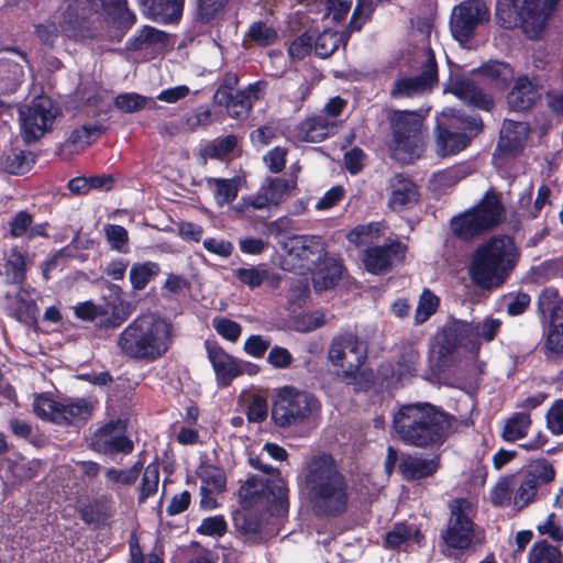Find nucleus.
<instances>
[{
  "mask_svg": "<svg viewBox=\"0 0 563 563\" xmlns=\"http://www.w3.org/2000/svg\"><path fill=\"white\" fill-rule=\"evenodd\" d=\"M175 340L170 320L155 312L141 313L118 335L117 347L122 356L142 363L164 357Z\"/></svg>",
  "mask_w": 563,
  "mask_h": 563,
  "instance_id": "nucleus-1",
  "label": "nucleus"
},
{
  "mask_svg": "<svg viewBox=\"0 0 563 563\" xmlns=\"http://www.w3.org/2000/svg\"><path fill=\"white\" fill-rule=\"evenodd\" d=\"M305 483L317 515L336 517L345 511L347 485L332 456L325 453L313 456L307 464Z\"/></svg>",
  "mask_w": 563,
  "mask_h": 563,
  "instance_id": "nucleus-2",
  "label": "nucleus"
},
{
  "mask_svg": "<svg viewBox=\"0 0 563 563\" xmlns=\"http://www.w3.org/2000/svg\"><path fill=\"white\" fill-rule=\"evenodd\" d=\"M449 416L430 402L406 404L393 416V430L406 444L427 448L443 443Z\"/></svg>",
  "mask_w": 563,
  "mask_h": 563,
  "instance_id": "nucleus-3",
  "label": "nucleus"
},
{
  "mask_svg": "<svg viewBox=\"0 0 563 563\" xmlns=\"http://www.w3.org/2000/svg\"><path fill=\"white\" fill-rule=\"evenodd\" d=\"M288 490L285 481L279 474L273 477L252 476L240 488V504L244 512L234 517L235 526L245 533H256L260 529V521L256 518H249L246 511H273L285 510L288 507Z\"/></svg>",
  "mask_w": 563,
  "mask_h": 563,
  "instance_id": "nucleus-4",
  "label": "nucleus"
},
{
  "mask_svg": "<svg viewBox=\"0 0 563 563\" xmlns=\"http://www.w3.org/2000/svg\"><path fill=\"white\" fill-rule=\"evenodd\" d=\"M518 250L508 235H495L481 244L470 265L472 280L482 288L500 286L518 261Z\"/></svg>",
  "mask_w": 563,
  "mask_h": 563,
  "instance_id": "nucleus-5",
  "label": "nucleus"
},
{
  "mask_svg": "<svg viewBox=\"0 0 563 563\" xmlns=\"http://www.w3.org/2000/svg\"><path fill=\"white\" fill-rule=\"evenodd\" d=\"M559 0H497L496 20L505 29L520 27L527 37L539 38Z\"/></svg>",
  "mask_w": 563,
  "mask_h": 563,
  "instance_id": "nucleus-6",
  "label": "nucleus"
},
{
  "mask_svg": "<svg viewBox=\"0 0 563 563\" xmlns=\"http://www.w3.org/2000/svg\"><path fill=\"white\" fill-rule=\"evenodd\" d=\"M321 404L310 391L286 385L276 389L272 404V420L282 429L310 423L320 413Z\"/></svg>",
  "mask_w": 563,
  "mask_h": 563,
  "instance_id": "nucleus-7",
  "label": "nucleus"
},
{
  "mask_svg": "<svg viewBox=\"0 0 563 563\" xmlns=\"http://www.w3.org/2000/svg\"><path fill=\"white\" fill-rule=\"evenodd\" d=\"M506 220V209L499 196L488 190L472 208L451 220V230L459 239L473 240L496 228Z\"/></svg>",
  "mask_w": 563,
  "mask_h": 563,
  "instance_id": "nucleus-8",
  "label": "nucleus"
},
{
  "mask_svg": "<svg viewBox=\"0 0 563 563\" xmlns=\"http://www.w3.org/2000/svg\"><path fill=\"white\" fill-rule=\"evenodd\" d=\"M390 124L393 130L390 143L393 157L402 164L419 158L423 152L421 117L415 111L395 110L390 114Z\"/></svg>",
  "mask_w": 563,
  "mask_h": 563,
  "instance_id": "nucleus-9",
  "label": "nucleus"
},
{
  "mask_svg": "<svg viewBox=\"0 0 563 563\" xmlns=\"http://www.w3.org/2000/svg\"><path fill=\"white\" fill-rule=\"evenodd\" d=\"M328 360L340 368L338 375L343 382L353 384L367 360V344L355 333L338 334L329 345Z\"/></svg>",
  "mask_w": 563,
  "mask_h": 563,
  "instance_id": "nucleus-10",
  "label": "nucleus"
},
{
  "mask_svg": "<svg viewBox=\"0 0 563 563\" xmlns=\"http://www.w3.org/2000/svg\"><path fill=\"white\" fill-rule=\"evenodd\" d=\"M543 319V347L548 358L563 357V299L552 288L544 289L538 300Z\"/></svg>",
  "mask_w": 563,
  "mask_h": 563,
  "instance_id": "nucleus-11",
  "label": "nucleus"
},
{
  "mask_svg": "<svg viewBox=\"0 0 563 563\" xmlns=\"http://www.w3.org/2000/svg\"><path fill=\"white\" fill-rule=\"evenodd\" d=\"M283 249L287 256L283 268L307 275L317 268L327 255L322 239L318 235H294L284 242Z\"/></svg>",
  "mask_w": 563,
  "mask_h": 563,
  "instance_id": "nucleus-12",
  "label": "nucleus"
},
{
  "mask_svg": "<svg viewBox=\"0 0 563 563\" xmlns=\"http://www.w3.org/2000/svg\"><path fill=\"white\" fill-rule=\"evenodd\" d=\"M449 509L451 517L442 532V539L451 549L466 550L474 539L473 518L476 514V504L471 499L456 498L450 501Z\"/></svg>",
  "mask_w": 563,
  "mask_h": 563,
  "instance_id": "nucleus-13",
  "label": "nucleus"
},
{
  "mask_svg": "<svg viewBox=\"0 0 563 563\" xmlns=\"http://www.w3.org/2000/svg\"><path fill=\"white\" fill-rule=\"evenodd\" d=\"M57 108L46 96L35 97L30 103L19 108L21 135L26 143H32L44 135L54 123Z\"/></svg>",
  "mask_w": 563,
  "mask_h": 563,
  "instance_id": "nucleus-14",
  "label": "nucleus"
},
{
  "mask_svg": "<svg viewBox=\"0 0 563 563\" xmlns=\"http://www.w3.org/2000/svg\"><path fill=\"white\" fill-rule=\"evenodd\" d=\"M35 415L57 424H69L90 418L92 405L86 399L56 401L40 395L33 401Z\"/></svg>",
  "mask_w": 563,
  "mask_h": 563,
  "instance_id": "nucleus-15",
  "label": "nucleus"
},
{
  "mask_svg": "<svg viewBox=\"0 0 563 563\" xmlns=\"http://www.w3.org/2000/svg\"><path fill=\"white\" fill-rule=\"evenodd\" d=\"M421 74L412 77H399L394 81L390 96L396 99L410 98L432 88L438 81V65L429 44H423L419 56Z\"/></svg>",
  "mask_w": 563,
  "mask_h": 563,
  "instance_id": "nucleus-16",
  "label": "nucleus"
},
{
  "mask_svg": "<svg viewBox=\"0 0 563 563\" xmlns=\"http://www.w3.org/2000/svg\"><path fill=\"white\" fill-rule=\"evenodd\" d=\"M488 20L489 10L483 0H465L452 11V36L461 44H466L474 36L476 29Z\"/></svg>",
  "mask_w": 563,
  "mask_h": 563,
  "instance_id": "nucleus-17",
  "label": "nucleus"
},
{
  "mask_svg": "<svg viewBox=\"0 0 563 563\" xmlns=\"http://www.w3.org/2000/svg\"><path fill=\"white\" fill-rule=\"evenodd\" d=\"M66 9L60 13L59 25L54 22L36 26L37 37L44 44L52 45L59 33L77 38L82 35L86 20L90 16L81 1L68 0Z\"/></svg>",
  "mask_w": 563,
  "mask_h": 563,
  "instance_id": "nucleus-18",
  "label": "nucleus"
},
{
  "mask_svg": "<svg viewBox=\"0 0 563 563\" xmlns=\"http://www.w3.org/2000/svg\"><path fill=\"white\" fill-rule=\"evenodd\" d=\"M125 431L126 426L123 421H110L93 433L91 445L104 454H129L133 451V442L125 435Z\"/></svg>",
  "mask_w": 563,
  "mask_h": 563,
  "instance_id": "nucleus-19",
  "label": "nucleus"
},
{
  "mask_svg": "<svg viewBox=\"0 0 563 563\" xmlns=\"http://www.w3.org/2000/svg\"><path fill=\"white\" fill-rule=\"evenodd\" d=\"M406 250V245L398 241H391L383 246L368 247L363 256L364 266L372 274H384L389 271L394 262L405 258Z\"/></svg>",
  "mask_w": 563,
  "mask_h": 563,
  "instance_id": "nucleus-20",
  "label": "nucleus"
},
{
  "mask_svg": "<svg viewBox=\"0 0 563 563\" xmlns=\"http://www.w3.org/2000/svg\"><path fill=\"white\" fill-rule=\"evenodd\" d=\"M225 93L224 90L216 92V102L224 106L230 117L240 120L245 119L252 109L253 102L262 96V84H251L246 89L235 91L231 96H225Z\"/></svg>",
  "mask_w": 563,
  "mask_h": 563,
  "instance_id": "nucleus-21",
  "label": "nucleus"
},
{
  "mask_svg": "<svg viewBox=\"0 0 563 563\" xmlns=\"http://www.w3.org/2000/svg\"><path fill=\"white\" fill-rule=\"evenodd\" d=\"M500 328L501 321L499 319L487 317L482 321L457 322L455 329L463 339L468 340L470 350L477 353L482 341H493Z\"/></svg>",
  "mask_w": 563,
  "mask_h": 563,
  "instance_id": "nucleus-22",
  "label": "nucleus"
},
{
  "mask_svg": "<svg viewBox=\"0 0 563 563\" xmlns=\"http://www.w3.org/2000/svg\"><path fill=\"white\" fill-rule=\"evenodd\" d=\"M206 350L218 385L228 386L235 377L242 374V368L238 361L217 343L206 342Z\"/></svg>",
  "mask_w": 563,
  "mask_h": 563,
  "instance_id": "nucleus-23",
  "label": "nucleus"
},
{
  "mask_svg": "<svg viewBox=\"0 0 563 563\" xmlns=\"http://www.w3.org/2000/svg\"><path fill=\"white\" fill-rule=\"evenodd\" d=\"M388 206L394 211H402L413 207L419 200L417 185L404 175H395L389 180Z\"/></svg>",
  "mask_w": 563,
  "mask_h": 563,
  "instance_id": "nucleus-24",
  "label": "nucleus"
},
{
  "mask_svg": "<svg viewBox=\"0 0 563 563\" xmlns=\"http://www.w3.org/2000/svg\"><path fill=\"white\" fill-rule=\"evenodd\" d=\"M81 2L86 10L112 16L120 27L130 29L136 21L135 14L128 8L126 0H84Z\"/></svg>",
  "mask_w": 563,
  "mask_h": 563,
  "instance_id": "nucleus-25",
  "label": "nucleus"
},
{
  "mask_svg": "<svg viewBox=\"0 0 563 563\" xmlns=\"http://www.w3.org/2000/svg\"><path fill=\"white\" fill-rule=\"evenodd\" d=\"M139 4L148 19L169 24L180 19L183 14L184 0H137Z\"/></svg>",
  "mask_w": 563,
  "mask_h": 563,
  "instance_id": "nucleus-26",
  "label": "nucleus"
},
{
  "mask_svg": "<svg viewBox=\"0 0 563 563\" xmlns=\"http://www.w3.org/2000/svg\"><path fill=\"white\" fill-rule=\"evenodd\" d=\"M529 135V125L525 122L505 120L500 130L498 150L515 154L519 152Z\"/></svg>",
  "mask_w": 563,
  "mask_h": 563,
  "instance_id": "nucleus-27",
  "label": "nucleus"
},
{
  "mask_svg": "<svg viewBox=\"0 0 563 563\" xmlns=\"http://www.w3.org/2000/svg\"><path fill=\"white\" fill-rule=\"evenodd\" d=\"M450 92L464 103L478 109L489 110L493 104L492 99L467 78L454 80L451 84Z\"/></svg>",
  "mask_w": 563,
  "mask_h": 563,
  "instance_id": "nucleus-28",
  "label": "nucleus"
},
{
  "mask_svg": "<svg viewBox=\"0 0 563 563\" xmlns=\"http://www.w3.org/2000/svg\"><path fill=\"white\" fill-rule=\"evenodd\" d=\"M336 128L338 124L335 121L323 114H318L300 123L298 136L305 142H321L330 134L334 133Z\"/></svg>",
  "mask_w": 563,
  "mask_h": 563,
  "instance_id": "nucleus-29",
  "label": "nucleus"
},
{
  "mask_svg": "<svg viewBox=\"0 0 563 563\" xmlns=\"http://www.w3.org/2000/svg\"><path fill=\"white\" fill-rule=\"evenodd\" d=\"M539 97L537 87L528 77H519L508 95V103L516 111H525L531 108Z\"/></svg>",
  "mask_w": 563,
  "mask_h": 563,
  "instance_id": "nucleus-30",
  "label": "nucleus"
},
{
  "mask_svg": "<svg viewBox=\"0 0 563 563\" xmlns=\"http://www.w3.org/2000/svg\"><path fill=\"white\" fill-rule=\"evenodd\" d=\"M471 143V136L462 132H452L448 129L438 128L435 132L437 154L445 157L460 153Z\"/></svg>",
  "mask_w": 563,
  "mask_h": 563,
  "instance_id": "nucleus-31",
  "label": "nucleus"
},
{
  "mask_svg": "<svg viewBox=\"0 0 563 563\" xmlns=\"http://www.w3.org/2000/svg\"><path fill=\"white\" fill-rule=\"evenodd\" d=\"M341 264L327 255L318 263L317 268L310 272L312 274L313 287L317 291H323L333 287L341 277Z\"/></svg>",
  "mask_w": 563,
  "mask_h": 563,
  "instance_id": "nucleus-32",
  "label": "nucleus"
},
{
  "mask_svg": "<svg viewBox=\"0 0 563 563\" xmlns=\"http://www.w3.org/2000/svg\"><path fill=\"white\" fill-rule=\"evenodd\" d=\"M550 188L542 185L539 187L537 197L532 203V191L531 188H529L519 197L518 216L528 220L538 218L542 209L550 203Z\"/></svg>",
  "mask_w": 563,
  "mask_h": 563,
  "instance_id": "nucleus-33",
  "label": "nucleus"
},
{
  "mask_svg": "<svg viewBox=\"0 0 563 563\" xmlns=\"http://www.w3.org/2000/svg\"><path fill=\"white\" fill-rule=\"evenodd\" d=\"M439 467L435 457L426 459L417 455H408L404 457L399 464L402 475L409 479H420L432 475Z\"/></svg>",
  "mask_w": 563,
  "mask_h": 563,
  "instance_id": "nucleus-34",
  "label": "nucleus"
},
{
  "mask_svg": "<svg viewBox=\"0 0 563 563\" xmlns=\"http://www.w3.org/2000/svg\"><path fill=\"white\" fill-rule=\"evenodd\" d=\"M474 73L481 74L499 90L506 89L514 78V69L511 66L499 60H489L474 70Z\"/></svg>",
  "mask_w": 563,
  "mask_h": 563,
  "instance_id": "nucleus-35",
  "label": "nucleus"
},
{
  "mask_svg": "<svg viewBox=\"0 0 563 563\" xmlns=\"http://www.w3.org/2000/svg\"><path fill=\"white\" fill-rule=\"evenodd\" d=\"M24 79L23 66L9 58L0 59V92L10 95L16 91Z\"/></svg>",
  "mask_w": 563,
  "mask_h": 563,
  "instance_id": "nucleus-36",
  "label": "nucleus"
},
{
  "mask_svg": "<svg viewBox=\"0 0 563 563\" xmlns=\"http://www.w3.org/2000/svg\"><path fill=\"white\" fill-rule=\"evenodd\" d=\"M208 185L212 188L213 198L219 207L231 203L238 197L241 188V178H209Z\"/></svg>",
  "mask_w": 563,
  "mask_h": 563,
  "instance_id": "nucleus-37",
  "label": "nucleus"
},
{
  "mask_svg": "<svg viewBox=\"0 0 563 563\" xmlns=\"http://www.w3.org/2000/svg\"><path fill=\"white\" fill-rule=\"evenodd\" d=\"M531 427L529 413L515 412L504 423L501 438L507 442H515L523 439Z\"/></svg>",
  "mask_w": 563,
  "mask_h": 563,
  "instance_id": "nucleus-38",
  "label": "nucleus"
},
{
  "mask_svg": "<svg viewBox=\"0 0 563 563\" xmlns=\"http://www.w3.org/2000/svg\"><path fill=\"white\" fill-rule=\"evenodd\" d=\"M539 486L523 473L516 475V487L514 494V509L521 510L533 503Z\"/></svg>",
  "mask_w": 563,
  "mask_h": 563,
  "instance_id": "nucleus-39",
  "label": "nucleus"
},
{
  "mask_svg": "<svg viewBox=\"0 0 563 563\" xmlns=\"http://www.w3.org/2000/svg\"><path fill=\"white\" fill-rule=\"evenodd\" d=\"M159 272L161 267L155 262L148 261L133 264L129 273L132 288L134 290H143Z\"/></svg>",
  "mask_w": 563,
  "mask_h": 563,
  "instance_id": "nucleus-40",
  "label": "nucleus"
},
{
  "mask_svg": "<svg viewBox=\"0 0 563 563\" xmlns=\"http://www.w3.org/2000/svg\"><path fill=\"white\" fill-rule=\"evenodd\" d=\"M102 133V126L97 123L84 124L75 129L66 141L67 146L79 152L90 145Z\"/></svg>",
  "mask_w": 563,
  "mask_h": 563,
  "instance_id": "nucleus-41",
  "label": "nucleus"
},
{
  "mask_svg": "<svg viewBox=\"0 0 563 563\" xmlns=\"http://www.w3.org/2000/svg\"><path fill=\"white\" fill-rule=\"evenodd\" d=\"M516 487V475L501 477L490 490V501L494 506L514 508V494Z\"/></svg>",
  "mask_w": 563,
  "mask_h": 563,
  "instance_id": "nucleus-42",
  "label": "nucleus"
},
{
  "mask_svg": "<svg viewBox=\"0 0 563 563\" xmlns=\"http://www.w3.org/2000/svg\"><path fill=\"white\" fill-rule=\"evenodd\" d=\"M167 41V34L164 31L146 25L139 32L137 35L129 38L128 47L130 49L136 51L143 48L145 45L165 46Z\"/></svg>",
  "mask_w": 563,
  "mask_h": 563,
  "instance_id": "nucleus-43",
  "label": "nucleus"
},
{
  "mask_svg": "<svg viewBox=\"0 0 563 563\" xmlns=\"http://www.w3.org/2000/svg\"><path fill=\"white\" fill-rule=\"evenodd\" d=\"M522 473L532 478L539 487L553 482L556 474L552 463L545 459L531 461Z\"/></svg>",
  "mask_w": 563,
  "mask_h": 563,
  "instance_id": "nucleus-44",
  "label": "nucleus"
},
{
  "mask_svg": "<svg viewBox=\"0 0 563 563\" xmlns=\"http://www.w3.org/2000/svg\"><path fill=\"white\" fill-rule=\"evenodd\" d=\"M8 467L16 481L30 479L37 475L41 462L38 460H29L20 454L8 460Z\"/></svg>",
  "mask_w": 563,
  "mask_h": 563,
  "instance_id": "nucleus-45",
  "label": "nucleus"
},
{
  "mask_svg": "<svg viewBox=\"0 0 563 563\" xmlns=\"http://www.w3.org/2000/svg\"><path fill=\"white\" fill-rule=\"evenodd\" d=\"M33 163L31 152L14 148L4 156L2 166L9 174L21 175L29 172Z\"/></svg>",
  "mask_w": 563,
  "mask_h": 563,
  "instance_id": "nucleus-46",
  "label": "nucleus"
},
{
  "mask_svg": "<svg viewBox=\"0 0 563 563\" xmlns=\"http://www.w3.org/2000/svg\"><path fill=\"white\" fill-rule=\"evenodd\" d=\"M384 224L382 222H372L354 228L347 235L351 243L357 246L373 244L382 235Z\"/></svg>",
  "mask_w": 563,
  "mask_h": 563,
  "instance_id": "nucleus-47",
  "label": "nucleus"
},
{
  "mask_svg": "<svg viewBox=\"0 0 563 563\" xmlns=\"http://www.w3.org/2000/svg\"><path fill=\"white\" fill-rule=\"evenodd\" d=\"M3 274L8 284H21L25 278V260L21 252L13 249L3 266Z\"/></svg>",
  "mask_w": 563,
  "mask_h": 563,
  "instance_id": "nucleus-48",
  "label": "nucleus"
},
{
  "mask_svg": "<svg viewBox=\"0 0 563 563\" xmlns=\"http://www.w3.org/2000/svg\"><path fill=\"white\" fill-rule=\"evenodd\" d=\"M344 41V34L328 30L317 37L313 36L312 44L314 45L316 54L319 57L327 58L332 55Z\"/></svg>",
  "mask_w": 563,
  "mask_h": 563,
  "instance_id": "nucleus-49",
  "label": "nucleus"
},
{
  "mask_svg": "<svg viewBox=\"0 0 563 563\" xmlns=\"http://www.w3.org/2000/svg\"><path fill=\"white\" fill-rule=\"evenodd\" d=\"M295 186L296 183L294 180L276 177L268 179L261 187L265 190L271 205L278 206Z\"/></svg>",
  "mask_w": 563,
  "mask_h": 563,
  "instance_id": "nucleus-50",
  "label": "nucleus"
},
{
  "mask_svg": "<svg viewBox=\"0 0 563 563\" xmlns=\"http://www.w3.org/2000/svg\"><path fill=\"white\" fill-rule=\"evenodd\" d=\"M529 563H562V553L547 541L537 542L529 552Z\"/></svg>",
  "mask_w": 563,
  "mask_h": 563,
  "instance_id": "nucleus-51",
  "label": "nucleus"
},
{
  "mask_svg": "<svg viewBox=\"0 0 563 563\" xmlns=\"http://www.w3.org/2000/svg\"><path fill=\"white\" fill-rule=\"evenodd\" d=\"M234 276L251 289L260 287L269 276V271L264 266L240 267L234 271Z\"/></svg>",
  "mask_w": 563,
  "mask_h": 563,
  "instance_id": "nucleus-52",
  "label": "nucleus"
},
{
  "mask_svg": "<svg viewBox=\"0 0 563 563\" xmlns=\"http://www.w3.org/2000/svg\"><path fill=\"white\" fill-rule=\"evenodd\" d=\"M439 298L429 289H424L420 295L418 306L416 308L415 321L421 324L427 321L438 309Z\"/></svg>",
  "mask_w": 563,
  "mask_h": 563,
  "instance_id": "nucleus-53",
  "label": "nucleus"
},
{
  "mask_svg": "<svg viewBox=\"0 0 563 563\" xmlns=\"http://www.w3.org/2000/svg\"><path fill=\"white\" fill-rule=\"evenodd\" d=\"M159 483V466L157 462L150 463L143 473L141 489H140V501H144L150 496L157 492Z\"/></svg>",
  "mask_w": 563,
  "mask_h": 563,
  "instance_id": "nucleus-54",
  "label": "nucleus"
},
{
  "mask_svg": "<svg viewBox=\"0 0 563 563\" xmlns=\"http://www.w3.org/2000/svg\"><path fill=\"white\" fill-rule=\"evenodd\" d=\"M142 467L143 463L141 461H137L129 470L110 467L106 471V478L110 484L132 485L136 482Z\"/></svg>",
  "mask_w": 563,
  "mask_h": 563,
  "instance_id": "nucleus-55",
  "label": "nucleus"
},
{
  "mask_svg": "<svg viewBox=\"0 0 563 563\" xmlns=\"http://www.w3.org/2000/svg\"><path fill=\"white\" fill-rule=\"evenodd\" d=\"M300 276L301 277L294 279L290 283L287 296L289 309L302 307L309 296V279L306 275Z\"/></svg>",
  "mask_w": 563,
  "mask_h": 563,
  "instance_id": "nucleus-56",
  "label": "nucleus"
},
{
  "mask_svg": "<svg viewBox=\"0 0 563 563\" xmlns=\"http://www.w3.org/2000/svg\"><path fill=\"white\" fill-rule=\"evenodd\" d=\"M419 361L418 351L412 346L405 347L397 362L398 379L413 376Z\"/></svg>",
  "mask_w": 563,
  "mask_h": 563,
  "instance_id": "nucleus-57",
  "label": "nucleus"
},
{
  "mask_svg": "<svg viewBox=\"0 0 563 563\" xmlns=\"http://www.w3.org/2000/svg\"><path fill=\"white\" fill-rule=\"evenodd\" d=\"M147 97L136 92L120 93L115 100L114 106L122 112L132 113L142 110L147 104Z\"/></svg>",
  "mask_w": 563,
  "mask_h": 563,
  "instance_id": "nucleus-58",
  "label": "nucleus"
},
{
  "mask_svg": "<svg viewBox=\"0 0 563 563\" xmlns=\"http://www.w3.org/2000/svg\"><path fill=\"white\" fill-rule=\"evenodd\" d=\"M418 530L413 526L405 523H397L395 527L386 533L385 545L388 548H399L402 543L411 539Z\"/></svg>",
  "mask_w": 563,
  "mask_h": 563,
  "instance_id": "nucleus-59",
  "label": "nucleus"
},
{
  "mask_svg": "<svg viewBox=\"0 0 563 563\" xmlns=\"http://www.w3.org/2000/svg\"><path fill=\"white\" fill-rule=\"evenodd\" d=\"M249 37L260 46H268L276 42L277 32L264 22H254L249 30Z\"/></svg>",
  "mask_w": 563,
  "mask_h": 563,
  "instance_id": "nucleus-60",
  "label": "nucleus"
},
{
  "mask_svg": "<svg viewBox=\"0 0 563 563\" xmlns=\"http://www.w3.org/2000/svg\"><path fill=\"white\" fill-rule=\"evenodd\" d=\"M212 327L220 336L230 342H236L242 332V328L238 322L224 317H214L212 319Z\"/></svg>",
  "mask_w": 563,
  "mask_h": 563,
  "instance_id": "nucleus-61",
  "label": "nucleus"
},
{
  "mask_svg": "<svg viewBox=\"0 0 563 563\" xmlns=\"http://www.w3.org/2000/svg\"><path fill=\"white\" fill-rule=\"evenodd\" d=\"M373 12L374 5L372 0H357L356 7L349 23V31H360L362 26L369 20Z\"/></svg>",
  "mask_w": 563,
  "mask_h": 563,
  "instance_id": "nucleus-62",
  "label": "nucleus"
},
{
  "mask_svg": "<svg viewBox=\"0 0 563 563\" xmlns=\"http://www.w3.org/2000/svg\"><path fill=\"white\" fill-rule=\"evenodd\" d=\"M313 34L305 32L297 38H295L289 47L288 54L294 60H301L308 56L312 51Z\"/></svg>",
  "mask_w": 563,
  "mask_h": 563,
  "instance_id": "nucleus-63",
  "label": "nucleus"
},
{
  "mask_svg": "<svg viewBox=\"0 0 563 563\" xmlns=\"http://www.w3.org/2000/svg\"><path fill=\"white\" fill-rule=\"evenodd\" d=\"M201 486H206L207 490L220 493L225 488V475L224 473L216 467H205L200 473Z\"/></svg>",
  "mask_w": 563,
  "mask_h": 563,
  "instance_id": "nucleus-64",
  "label": "nucleus"
}]
</instances>
